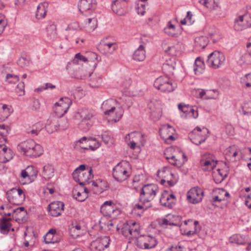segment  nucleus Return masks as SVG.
Instances as JSON below:
<instances>
[{"label":"nucleus","instance_id":"obj_1","mask_svg":"<svg viewBox=\"0 0 251 251\" xmlns=\"http://www.w3.org/2000/svg\"><path fill=\"white\" fill-rule=\"evenodd\" d=\"M18 150L23 154L31 157H38L43 152L41 146L32 140H28L19 144Z\"/></svg>","mask_w":251,"mask_h":251},{"label":"nucleus","instance_id":"obj_2","mask_svg":"<svg viewBox=\"0 0 251 251\" xmlns=\"http://www.w3.org/2000/svg\"><path fill=\"white\" fill-rule=\"evenodd\" d=\"M115 101L112 99L104 101L101 105V108L104 110V115L109 117V120L116 123L119 121L122 117L124 113V109L122 106L116 109L113 105Z\"/></svg>","mask_w":251,"mask_h":251},{"label":"nucleus","instance_id":"obj_3","mask_svg":"<svg viewBox=\"0 0 251 251\" xmlns=\"http://www.w3.org/2000/svg\"><path fill=\"white\" fill-rule=\"evenodd\" d=\"M129 164L127 162H121L117 164L113 169L112 175L114 179L119 182H122L130 176Z\"/></svg>","mask_w":251,"mask_h":251},{"label":"nucleus","instance_id":"obj_4","mask_svg":"<svg viewBox=\"0 0 251 251\" xmlns=\"http://www.w3.org/2000/svg\"><path fill=\"white\" fill-rule=\"evenodd\" d=\"M158 191V186L154 184L144 185L140 190V201L144 203L152 201Z\"/></svg>","mask_w":251,"mask_h":251},{"label":"nucleus","instance_id":"obj_5","mask_svg":"<svg viewBox=\"0 0 251 251\" xmlns=\"http://www.w3.org/2000/svg\"><path fill=\"white\" fill-rule=\"evenodd\" d=\"M95 114V111L92 109L86 108L80 109L76 115V117H79L81 120L79 123L80 127L83 128L84 130L88 129L91 126L90 120Z\"/></svg>","mask_w":251,"mask_h":251},{"label":"nucleus","instance_id":"obj_6","mask_svg":"<svg viewBox=\"0 0 251 251\" xmlns=\"http://www.w3.org/2000/svg\"><path fill=\"white\" fill-rule=\"evenodd\" d=\"M154 87L162 92L170 93L175 90V87L170 78L167 76H160L154 82Z\"/></svg>","mask_w":251,"mask_h":251},{"label":"nucleus","instance_id":"obj_7","mask_svg":"<svg viewBox=\"0 0 251 251\" xmlns=\"http://www.w3.org/2000/svg\"><path fill=\"white\" fill-rule=\"evenodd\" d=\"M225 60L224 55L219 51H214L208 56L207 62L210 67L216 69L219 68Z\"/></svg>","mask_w":251,"mask_h":251},{"label":"nucleus","instance_id":"obj_8","mask_svg":"<svg viewBox=\"0 0 251 251\" xmlns=\"http://www.w3.org/2000/svg\"><path fill=\"white\" fill-rule=\"evenodd\" d=\"M251 26V14L246 13L235 19L234 28L235 30L241 31Z\"/></svg>","mask_w":251,"mask_h":251},{"label":"nucleus","instance_id":"obj_9","mask_svg":"<svg viewBox=\"0 0 251 251\" xmlns=\"http://www.w3.org/2000/svg\"><path fill=\"white\" fill-rule=\"evenodd\" d=\"M137 243L139 248L145 249L154 248L157 244L156 239L150 235H141L137 239Z\"/></svg>","mask_w":251,"mask_h":251},{"label":"nucleus","instance_id":"obj_10","mask_svg":"<svg viewBox=\"0 0 251 251\" xmlns=\"http://www.w3.org/2000/svg\"><path fill=\"white\" fill-rule=\"evenodd\" d=\"M110 239L109 236H102L93 241L90 245V249L92 251H101L107 248Z\"/></svg>","mask_w":251,"mask_h":251},{"label":"nucleus","instance_id":"obj_11","mask_svg":"<svg viewBox=\"0 0 251 251\" xmlns=\"http://www.w3.org/2000/svg\"><path fill=\"white\" fill-rule=\"evenodd\" d=\"M203 196V190L199 187L191 188L187 194V200L191 203L195 204L201 201Z\"/></svg>","mask_w":251,"mask_h":251},{"label":"nucleus","instance_id":"obj_12","mask_svg":"<svg viewBox=\"0 0 251 251\" xmlns=\"http://www.w3.org/2000/svg\"><path fill=\"white\" fill-rule=\"evenodd\" d=\"M64 204L63 202L60 201H53L48 206L49 214L52 217H58L64 211Z\"/></svg>","mask_w":251,"mask_h":251},{"label":"nucleus","instance_id":"obj_13","mask_svg":"<svg viewBox=\"0 0 251 251\" xmlns=\"http://www.w3.org/2000/svg\"><path fill=\"white\" fill-rule=\"evenodd\" d=\"M117 46L115 42H106L105 40L100 42L99 47L100 52L106 55L112 54Z\"/></svg>","mask_w":251,"mask_h":251},{"label":"nucleus","instance_id":"obj_14","mask_svg":"<svg viewBox=\"0 0 251 251\" xmlns=\"http://www.w3.org/2000/svg\"><path fill=\"white\" fill-rule=\"evenodd\" d=\"M92 172V169L91 168H88L86 172H82L80 175L74 176L73 178L79 185L84 186L86 184L90 183V179L92 176H93Z\"/></svg>","mask_w":251,"mask_h":251},{"label":"nucleus","instance_id":"obj_15","mask_svg":"<svg viewBox=\"0 0 251 251\" xmlns=\"http://www.w3.org/2000/svg\"><path fill=\"white\" fill-rule=\"evenodd\" d=\"M96 0H80L78 7L83 14L89 11H93L96 7Z\"/></svg>","mask_w":251,"mask_h":251},{"label":"nucleus","instance_id":"obj_16","mask_svg":"<svg viewBox=\"0 0 251 251\" xmlns=\"http://www.w3.org/2000/svg\"><path fill=\"white\" fill-rule=\"evenodd\" d=\"M203 133H193L191 135V140L192 143L196 145H199L205 141L208 137V130L206 128H202Z\"/></svg>","mask_w":251,"mask_h":251},{"label":"nucleus","instance_id":"obj_17","mask_svg":"<svg viewBox=\"0 0 251 251\" xmlns=\"http://www.w3.org/2000/svg\"><path fill=\"white\" fill-rule=\"evenodd\" d=\"M126 0H114L111 4L112 10L119 16H123L126 13Z\"/></svg>","mask_w":251,"mask_h":251},{"label":"nucleus","instance_id":"obj_18","mask_svg":"<svg viewBox=\"0 0 251 251\" xmlns=\"http://www.w3.org/2000/svg\"><path fill=\"white\" fill-rule=\"evenodd\" d=\"M11 218H2L0 219V232L3 234H7L10 231H14V229L12 228V224L10 221Z\"/></svg>","mask_w":251,"mask_h":251},{"label":"nucleus","instance_id":"obj_19","mask_svg":"<svg viewBox=\"0 0 251 251\" xmlns=\"http://www.w3.org/2000/svg\"><path fill=\"white\" fill-rule=\"evenodd\" d=\"M27 214V212L24 207H19L14 209H12V212H4L3 215L5 216H11L13 218H17L18 219L24 217Z\"/></svg>","mask_w":251,"mask_h":251},{"label":"nucleus","instance_id":"obj_20","mask_svg":"<svg viewBox=\"0 0 251 251\" xmlns=\"http://www.w3.org/2000/svg\"><path fill=\"white\" fill-rule=\"evenodd\" d=\"M83 141L88 145L89 148L92 151H95L98 149L101 145V143L97 140L96 138H90L88 139L86 137H83L79 140L77 143H82Z\"/></svg>","mask_w":251,"mask_h":251},{"label":"nucleus","instance_id":"obj_21","mask_svg":"<svg viewBox=\"0 0 251 251\" xmlns=\"http://www.w3.org/2000/svg\"><path fill=\"white\" fill-rule=\"evenodd\" d=\"M217 161L212 158H203L201 160L200 163L201 165L203 167H205V168H203L204 171H210L214 169L216 166Z\"/></svg>","mask_w":251,"mask_h":251},{"label":"nucleus","instance_id":"obj_22","mask_svg":"<svg viewBox=\"0 0 251 251\" xmlns=\"http://www.w3.org/2000/svg\"><path fill=\"white\" fill-rule=\"evenodd\" d=\"M145 46L141 44L138 48L134 51L133 58L137 61H142L146 57V51Z\"/></svg>","mask_w":251,"mask_h":251},{"label":"nucleus","instance_id":"obj_23","mask_svg":"<svg viewBox=\"0 0 251 251\" xmlns=\"http://www.w3.org/2000/svg\"><path fill=\"white\" fill-rule=\"evenodd\" d=\"M97 19L95 17L88 18L86 20L84 28L88 32H92L97 27Z\"/></svg>","mask_w":251,"mask_h":251},{"label":"nucleus","instance_id":"obj_24","mask_svg":"<svg viewBox=\"0 0 251 251\" xmlns=\"http://www.w3.org/2000/svg\"><path fill=\"white\" fill-rule=\"evenodd\" d=\"M205 68V64L202 59L199 57L195 61L194 65V71L196 75H199L202 73Z\"/></svg>","mask_w":251,"mask_h":251},{"label":"nucleus","instance_id":"obj_25","mask_svg":"<svg viewBox=\"0 0 251 251\" xmlns=\"http://www.w3.org/2000/svg\"><path fill=\"white\" fill-rule=\"evenodd\" d=\"M48 3L44 2L40 3L37 8L36 17L38 19L44 18L47 14L46 8L48 7Z\"/></svg>","mask_w":251,"mask_h":251},{"label":"nucleus","instance_id":"obj_26","mask_svg":"<svg viewBox=\"0 0 251 251\" xmlns=\"http://www.w3.org/2000/svg\"><path fill=\"white\" fill-rule=\"evenodd\" d=\"M160 202L162 205L172 208L173 206V202L169 199V194L165 191L160 198Z\"/></svg>","mask_w":251,"mask_h":251},{"label":"nucleus","instance_id":"obj_27","mask_svg":"<svg viewBox=\"0 0 251 251\" xmlns=\"http://www.w3.org/2000/svg\"><path fill=\"white\" fill-rule=\"evenodd\" d=\"M195 46L198 49H204L208 44V39L205 36L197 37L195 40Z\"/></svg>","mask_w":251,"mask_h":251},{"label":"nucleus","instance_id":"obj_28","mask_svg":"<svg viewBox=\"0 0 251 251\" xmlns=\"http://www.w3.org/2000/svg\"><path fill=\"white\" fill-rule=\"evenodd\" d=\"M72 100L68 97L62 98L58 102L55 103V105H60L64 109V111H67L72 104Z\"/></svg>","mask_w":251,"mask_h":251},{"label":"nucleus","instance_id":"obj_29","mask_svg":"<svg viewBox=\"0 0 251 251\" xmlns=\"http://www.w3.org/2000/svg\"><path fill=\"white\" fill-rule=\"evenodd\" d=\"M10 129L7 126L0 124V142L2 143L6 141V136L9 134Z\"/></svg>","mask_w":251,"mask_h":251},{"label":"nucleus","instance_id":"obj_30","mask_svg":"<svg viewBox=\"0 0 251 251\" xmlns=\"http://www.w3.org/2000/svg\"><path fill=\"white\" fill-rule=\"evenodd\" d=\"M54 169L51 165H46L43 167V177L46 179H49L53 176Z\"/></svg>","mask_w":251,"mask_h":251},{"label":"nucleus","instance_id":"obj_31","mask_svg":"<svg viewBox=\"0 0 251 251\" xmlns=\"http://www.w3.org/2000/svg\"><path fill=\"white\" fill-rule=\"evenodd\" d=\"M161 172L164 174H168L169 176L171 177L170 179L167 177L168 179L167 183L170 186H173L177 182L178 177L173 173L170 172L168 168H164Z\"/></svg>","mask_w":251,"mask_h":251},{"label":"nucleus","instance_id":"obj_32","mask_svg":"<svg viewBox=\"0 0 251 251\" xmlns=\"http://www.w3.org/2000/svg\"><path fill=\"white\" fill-rule=\"evenodd\" d=\"M130 230H131V238H138L139 234L140 233V226L136 222H133L129 225Z\"/></svg>","mask_w":251,"mask_h":251},{"label":"nucleus","instance_id":"obj_33","mask_svg":"<svg viewBox=\"0 0 251 251\" xmlns=\"http://www.w3.org/2000/svg\"><path fill=\"white\" fill-rule=\"evenodd\" d=\"M130 230H131V238H138L139 234L140 233V226L136 222H133L129 225Z\"/></svg>","mask_w":251,"mask_h":251},{"label":"nucleus","instance_id":"obj_34","mask_svg":"<svg viewBox=\"0 0 251 251\" xmlns=\"http://www.w3.org/2000/svg\"><path fill=\"white\" fill-rule=\"evenodd\" d=\"M47 35L50 38H54L56 35V25L54 23L50 21L46 27Z\"/></svg>","mask_w":251,"mask_h":251},{"label":"nucleus","instance_id":"obj_35","mask_svg":"<svg viewBox=\"0 0 251 251\" xmlns=\"http://www.w3.org/2000/svg\"><path fill=\"white\" fill-rule=\"evenodd\" d=\"M199 2L210 10H215L219 7L215 0H200Z\"/></svg>","mask_w":251,"mask_h":251},{"label":"nucleus","instance_id":"obj_36","mask_svg":"<svg viewBox=\"0 0 251 251\" xmlns=\"http://www.w3.org/2000/svg\"><path fill=\"white\" fill-rule=\"evenodd\" d=\"M115 207L114 206H106L101 205L100 207V212L104 216H108L111 217L112 214L115 211Z\"/></svg>","mask_w":251,"mask_h":251},{"label":"nucleus","instance_id":"obj_37","mask_svg":"<svg viewBox=\"0 0 251 251\" xmlns=\"http://www.w3.org/2000/svg\"><path fill=\"white\" fill-rule=\"evenodd\" d=\"M17 64L22 68L28 66L30 64V58L27 55L24 54L18 60Z\"/></svg>","mask_w":251,"mask_h":251},{"label":"nucleus","instance_id":"obj_38","mask_svg":"<svg viewBox=\"0 0 251 251\" xmlns=\"http://www.w3.org/2000/svg\"><path fill=\"white\" fill-rule=\"evenodd\" d=\"M14 194V193L11 190L8 191L6 193L7 198L11 203L16 205H19L23 203V201L19 197H13V198H10L9 196H10V195L13 196V194Z\"/></svg>","mask_w":251,"mask_h":251},{"label":"nucleus","instance_id":"obj_39","mask_svg":"<svg viewBox=\"0 0 251 251\" xmlns=\"http://www.w3.org/2000/svg\"><path fill=\"white\" fill-rule=\"evenodd\" d=\"M81 230V226L78 224L73 225L72 227L70 229V233L74 238H76L79 236Z\"/></svg>","mask_w":251,"mask_h":251},{"label":"nucleus","instance_id":"obj_40","mask_svg":"<svg viewBox=\"0 0 251 251\" xmlns=\"http://www.w3.org/2000/svg\"><path fill=\"white\" fill-rule=\"evenodd\" d=\"M45 127L47 132L50 134L58 130L57 125L50 120L47 121Z\"/></svg>","mask_w":251,"mask_h":251},{"label":"nucleus","instance_id":"obj_41","mask_svg":"<svg viewBox=\"0 0 251 251\" xmlns=\"http://www.w3.org/2000/svg\"><path fill=\"white\" fill-rule=\"evenodd\" d=\"M26 168H30L29 170V173L28 174L29 176V181L27 182H23V184H25L26 183H30L35 179L37 176L38 171L33 166H28Z\"/></svg>","mask_w":251,"mask_h":251},{"label":"nucleus","instance_id":"obj_42","mask_svg":"<svg viewBox=\"0 0 251 251\" xmlns=\"http://www.w3.org/2000/svg\"><path fill=\"white\" fill-rule=\"evenodd\" d=\"M73 195L74 198L79 201H83L87 198L86 194H83L82 192L78 191L75 189L73 190Z\"/></svg>","mask_w":251,"mask_h":251},{"label":"nucleus","instance_id":"obj_43","mask_svg":"<svg viewBox=\"0 0 251 251\" xmlns=\"http://www.w3.org/2000/svg\"><path fill=\"white\" fill-rule=\"evenodd\" d=\"M13 157V153L10 149L8 151L3 153L0 156V162L6 163L10 161Z\"/></svg>","mask_w":251,"mask_h":251},{"label":"nucleus","instance_id":"obj_44","mask_svg":"<svg viewBox=\"0 0 251 251\" xmlns=\"http://www.w3.org/2000/svg\"><path fill=\"white\" fill-rule=\"evenodd\" d=\"M10 190L13 192L14 194H13V196L10 195V196H9L10 198H13V197H19L20 199H22L23 201H24L25 197L23 191L21 189L12 188Z\"/></svg>","mask_w":251,"mask_h":251},{"label":"nucleus","instance_id":"obj_45","mask_svg":"<svg viewBox=\"0 0 251 251\" xmlns=\"http://www.w3.org/2000/svg\"><path fill=\"white\" fill-rule=\"evenodd\" d=\"M102 83V78L101 75H96L93 76L91 79L90 85L92 87H98Z\"/></svg>","mask_w":251,"mask_h":251},{"label":"nucleus","instance_id":"obj_46","mask_svg":"<svg viewBox=\"0 0 251 251\" xmlns=\"http://www.w3.org/2000/svg\"><path fill=\"white\" fill-rule=\"evenodd\" d=\"M230 241L232 243H235L239 245H243L245 244V240L243 236L240 235H234L230 238Z\"/></svg>","mask_w":251,"mask_h":251},{"label":"nucleus","instance_id":"obj_47","mask_svg":"<svg viewBox=\"0 0 251 251\" xmlns=\"http://www.w3.org/2000/svg\"><path fill=\"white\" fill-rule=\"evenodd\" d=\"M104 184V181L100 179L97 180L96 181H93L92 183V185L96 187V189H95V190L98 192H102L103 189Z\"/></svg>","mask_w":251,"mask_h":251},{"label":"nucleus","instance_id":"obj_48","mask_svg":"<svg viewBox=\"0 0 251 251\" xmlns=\"http://www.w3.org/2000/svg\"><path fill=\"white\" fill-rule=\"evenodd\" d=\"M121 232L122 234L127 238H131V230H130V226L128 224H125L122 228Z\"/></svg>","mask_w":251,"mask_h":251},{"label":"nucleus","instance_id":"obj_49","mask_svg":"<svg viewBox=\"0 0 251 251\" xmlns=\"http://www.w3.org/2000/svg\"><path fill=\"white\" fill-rule=\"evenodd\" d=\"M42 128L43 126L41 124H37L33 126L31 130L28 131V133L30 134L33 137L35 136L38 134Z\"/></svg>","mask_w":251,"mask_h":251},{"label":"nucleus","instance_id":"obj_50","mask_svg":"<svg viewBox=\"0 0 251 251\" xmlns=\"http://www.w3.org/2000/svg\"><path fill=\"white\" fill-rule=\"evenodd\" d=\"M242 109L244 115H251V101L245 102L242 106Z\"/></svg>","mask_w":251,"mask_h":251},{"label":"nucleus","instance_id":"obj_51","mask_svg":"<svg viewBox=\"0 0 251 251\" xmlns=\"http://www.w3.org/2000/svg\"><path fill=\"white\" fill-rule=\"evenodd\" d=\"M88 60L86 57L81 55L80 53H78L75 55L74 59L73 60L72 62L74 64H78L79 61L84 62H87Z\"/></svg>","mask_w":251,"mask_h":251},{"label":"nucleus","instance_id":"obj_52","mask_svg":"<svg viewBox=\"0 0 251 251\" xmlns=\"http://www.w3.org/2000/svg\"><path fill=\"white\" fill-rule=\"evenodd\" d=\"M19 80V77L15 75L8 74L6 76V81L9 83H16Z\"/></svg>","mask_w":251,"mask_h":251},{"label":"nucleus","instance_id":"obj_53","mask_svg":"<svg viewBox=\"0 0 251 251\" xmlns=\"http://www.w3.org/2000/svg\"><path fill=\"white\" fill-rule=\"evenodd\" d=\"M188 112V114L186 117L196 119L198 117L199 114L197 107L192 106L191 108H189Z\"/></svg>","mask_w":251,"mask_h":251},{"label":"nucleus","instance_id":"obj_54","mask_svg":"<svg viewBox=\"0 0 251 251\" xmlns=\"http://www.w3.org/2000/svg\"><path fill=\"white\" fill-rule=\"evenodd\" d=\"M86 166L85 165H80L79 167L75 169V170L73 173V177L76 176L78 175H79L82 172H84L85 171Z\"/></svg>","mask_w":251,"mask_h":251},{"label":"nucleus","instance_id":"obj_55","mask_svg":"<svg viewBox=\"0 0 251 251\" xmlns=\"http://www.w3.org/2000/svg\"><path fill=\"white\" fill-rule=\"evenodd\" d=\"M56 86L50 83H46L45 85L40 86L36 89L37 92H41L43 90H45L48 89H53L55 88Z\"/></svg>","mask_w":251,"mask_h":251},{"label":"nucleus","instance_id":"obj_56","mask_svg":"<svg viewBox=\"0 0 251 251\" xmlns=\"http://www.w3.org/2000/svg\"><path fill=\"white\" fill-rule=\"evenodd\" d=\"M58 127V129L64 130L68 127V124L67 119H61L57 124Z\"/></svg>","mask_w":251,"mask_h":251},{"label":"nucleus","instance_id":"obj_57","mask_svg":"<svg viewBox=\"0 0 251 251\" xmlns=\"http://www.w3.org/2000/svg\"><path fill=\"white\" fill-rule=\"evenodd\" d=\"M178 107L179 110L186 114L185 117H186L189 113V109L190 108H191L192 106L188 105H186L183 103H179Z\"/></svg>","mask_w":251,"mask_h":251},{"label":"nucleus","instance_id":"obj_58","mask_svg":"<svg viewBox=\"0 0 251 251\" xmlns=\"http://www.w3.org/2000/svg\"><path fill=\"white\" fill-rule=\"evenodd\" d=\"M25 84L22 82L19 83L17 86L16 92L19 96H23L25 94Z\"/></svg>","mask_w":251,"mask_h":251},{"label":"nucleus","instance_id":"obj_59","mask_svg":"<svg viewBox=\"0 0 251 251\" xmlns=\"http://www.w3.org/2000/svg\"><path fill=\"white\" fill-rule=\"evenodd\" d=\"M123 101H124L125 103H122L121 105L124 109L123 107H126L127 108L130 107L132 104L131 99L129 97H125L122 99Z\"/></svg>","mask_w":251,"mask_h":251},{"label":"nucleus","instance_id":"obj_60","mask_svg":"<svg viewBox=\"0 0 251 251\" xmlns=\"http://www.w3.org/2000/svg\"><path fill=\"white\" fill-rule=\"evenodd\" d=\"M54 112L58 116H62L66 113L67 111L65 112L64 109L62 106H60V105H55Z\"/></svg>","mask_w":251,"mask_h":251},{"label":"nucleus","instance_id":"obj_61","mask_svg":"<svg viewBox=\"0 0 251 251\" xmlns=\"http://www.w3.org/2000/svg\"><path fill=\"white\" fill-rule=\"evenodd\" d=\"M100 137L103 142L105 144H107L109 143V141L111 138V135H110L109 133L107 131L103 132L102 134L100 135Z\"/></svg>","mask_w":251,"mask_h":251},{"label":"nucleus","instance_id":"obj_62","mask_svg":"<svg viewBox=\"0 0 251 251\" xmlns=\"http://www.w3.org/2000/svg\"><path fill=\"white\" fill-rule=\"evenodd\" d=\"M161 225L162 226L170 225V226H180L181 224H179V223H175L170 222L167 219H163L161 223Z\"/></svg>","mask_w":251,"mask_h":251},{"label":"nucleus","instance_id":"obj_63","mask_svg":"<svg viewBox=\"0 0 251 251\" xmlns=\"http://www.w3.org/2000/svg\"><path fill=\"white\" fill-rule=\"evenodd\" d=\"M109 218L110 217H108V216H103V217L101 218L99 223L100 225L102 228H106L107 221L108 220H110V219H109Z\"/></svg>","mask_w":251,"mask_h":251},{"label":"nucleus","instance_id":"obj_64","mask_svg":"<svg viewBox=\"0 0 251 251\" xmlns=\"http://www.w3.org/2000/svg\"><path fill=\"white\" fill-rule=\"evenodd\" d=\"M147 207L144 208L143 204L137 203L134 205L133 208V210L134 212H136V211H137L138 210H141V214H140V215H141L143 213V212L146 210H147Z\"/></svg>","mask_w":251,"mask_h":251}]
</instances>
